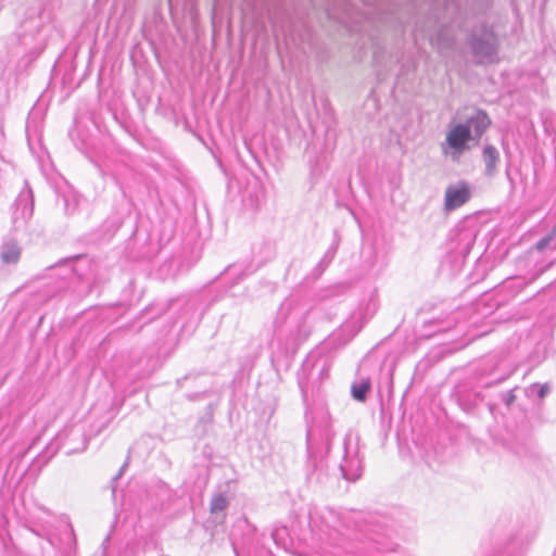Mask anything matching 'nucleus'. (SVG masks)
<instances>
[{
    "mask_svg": "<svg viewBox=\"0 0 556 556\" xmlns=\"http://www.w3.org/2000/svg\"><path fill=\"white\" fill-rule=\"evenodd\" d=\"M470 197L471 190L466 181L450 185L444 194V210L452 212L469 201Z\"/></svg>",
    "mask_w": 556,
    "mask_h": 556,
    "instance_id": "6",
    "label": "nucleus"
},
{
    "mask_svg": "<svg viewBox=\"0 0 556 556\" xmlns=\"http://www.w3.org/2000/svg\"><path fill=\"white\" fill-rule=\"evenodd\" d=\"M437 7H443L446 14H454L460 10L459 0H435Z\"/></svg>",
    "mask_w": 556,
    "mask_h": 556,
    "instance_id": "14",
    "label": "nucleus"
},
{
    "mask_svg": "<svg viewBox=\"0 0 556 556\" xmlns=\"http://www.w3.org/2000/svg\"><path fill=\"white\" fill-rule=\"evenodd\" d=\"M131 555H132V551H125L119 556H131Z\"/></svg>",
    "mask_w": 556,
    "mask_h": 556,
    "instance_id": "23",
    "label": "nucleus"
},
{
    "mask_svg": "<svg viewBox=\"0 0 556 556\" xmlns=\"http://www.w3.org/2000/svg\"><path fill=\"white\" fill-rule=\"evenodd\" d=\"M309 529L327 556H386L400 545L395 523L379 514L314 508Z\"/></svg>",
    "mask_w": 556,
    "mask_h": 556,
    "instance_id": "1",
    "label": "nucleus"
},
{
    "mask_svg": "<svg viewBox=\"0 0 556 556\" xmlns=\"http://www.w3.org/2000/svg\"><path fill=\"white\" fill-rule=\"evenodd\" d=\"M311 435H312V434H311V431H308V432H307V442H308V443H309V441H311Z\"/></svg>",
    "mask_w": 556,
    "mask_h": 556,
    "instance_id": "25",
    "label": "nucleus"
},
{
    "mask_svg": "<svg viewBox=\"0 0 556 556\" xmlns=\"http://www.w3.org/2000/svg\"><path fill=\"white\" fill-rule=\"evenodd\" d=\"M452 45H453V39H446V41H445V46H446V47H450V46H452Z\"/></svg>",
    "mask_w": 556,
    "mask_h": 556,
    "instance_id": "24",
    "label": "nucleus"
},
{
    "mask_svg": "<svg viewBox=\"0 0 556 556\" xmlns=\"http://www.w3.org/2000/svg\"><path fill=\"white\" fill-rule=\"evenodd\" d=\"M532 388H536L538 389V396L540 399H543L547 395V393L549 392V388L547 384H539V383H535L532 386Z\"/></svg>",
    "mask_w": 556,
    "mask_h": 556,
    "instance_id": "16",
    "label": "nucleus"
},
{
    "mask_svg": "<svg viewBox=\"0 0 556 556\" xmlns=\"http://www.w3.org/2000/svg\"><path fill=\"white\" fill-rule=\"evenodd\" d=\"M291 303L289 301H285L281 306H280V311L283 312L285 309H289Z\"/></svg>",
    "mask_w": 556,
    "mask_h": 556,
    "instance_id": "21",
    "label": "nucleus"
},
{
    "mask_svg": "<svg viewBox=\"0 0 556 556\" xmlns=\"http://www.w3.org/2000/svg\"><path fill=\"white\" fill-rule=\"evenodd\" d=\"M65 201V211L67 214H72L74 213L75 208H76V204H74L72 207H70V202L67 199L64 200Z\"/></svg>",
    "mask_w": 556,
    "mask_h": 556,
    "instance_id": "19",
    "label": "nucleus"
},
{
    "mask_svg": "<svg viewBox=\"0 0 556 556\" xmlns=\"http://www.w3.org/2000/svg\"><path fill=\"white\" fill-rule=\"evenodd\" d=\"M548 241H549V238L548 237H545V238H542L539 242H538V249L539 250H543L547 244H548Z\"/></svg>",
    "mask_w": 556,
    "mask_h": 556,
    "instance_id": "18",
    "label": "nucleus"
},
{
    "mask_svg": "<svg viewBox=\"0 0 556 556\" xmlns=\"http://www.w3.org/2000/svg\"><path fill=\"white\" fill-rule=\"evenodd\" d=\"M312 324L308 319V312L302 313L290 330V338L287 339L286 348H298L311 334Z\"/></svg>",
    "mask_w": 556,
    "mask_h": 556,
    "instance_id": "8",
    "label": "nucleus"
},
{
    "mask_svg": "<svg viewBox=\"0 0 556 556\" xmlns=\"http://www.w3.org/2000/svg\"><path fill=\"white\" fill-rule=\"evenodd\" d=\"M482 157L485 164L484 173L486 176L492 177L497 169V163L500 161L497 149L491 144H486L483 148Z\"/></svg>",
    "mask_w": 556,
    "mask_h": 556,
    "instance_id": "9",
    "label": "nucleus"
},
{
    "mask_svg": "<svg viewBox=\"0 0 556 556\" xmlns=\"http://www.w3.org/2000/svg\"><path fill=\"white\" fill-rule=\"evenodd\" d=\"M270 536L276 545L285 547L287 544L286 538L288 536V530L286 527L275 528L271 531Z\"/></svg>",
    "mask_w": 556,
    "mask_h": 556,
    "instance_id": "13",
    "label": "nucleus"
},
{
    "mask_svg": "<svg viewBox=\"0 0 556 556\" xmlns=\"http://www.w3.org/2000/svg\"><path fill=\"white\" fill-rule=\"evenodd\" d=\"M467 46L477 64L497 61L500 40L493 27L486 23H481L469 31Z\"/></svg>",
    "mask_w": 556,
    "mask_h": 556,
    "instance_id": "3",
    "label": "nucleus"
},
{
    "mask_svg": "<svg viewBox=\"0 0 556 556\" xmlns=\"http://www.w3.org/2000/svg\"><path fill=\"white\" fill-rule=\"evenodd\" d=\"M342 477L349 481H356L363 472L362 457L359 456L358 438L349 432L343 440V456L339 465Z\"/></svg>",
    "mask_w": 556,
    "mask_h": 556,
    "instance_id": "5",
    "label": "nucleus"
},
{
    "mask_svg": "<svg viewBox=\"0 0 556 556\" xmlns=\"http://www.w3.org/2000/svg\"><path fill=\"white\" fill-rule=\"evenodd\" d=\"M490 125L491 119L484 111L472 110L463 122L450 125L445 140L441 143L442 153L454 162L459 161L470 149V143H479Z\"/></svg>",
    "mask_w": 556,
    "mask_h": 556,
    "instance_id": "2",
    "label": "nucleus"
},
{
    "mask_svg": "<svg viewBox=\"0 0 556 556\" xmlns=\"http://www.w3.org/2000/svg\"><path fill=\"white\" fill-rule=\"evenodd\" d=\"M70 433H71V434H76V431L72 429V430L70 431Z\"/></svg>",
    "mask_w": 556,
    "mask_h": 556,
    "instance_id": "27",
    "label": "nucleus"
},
{
    "mask_svg": "<svg viewBox=\"0 0 556 556\" xmlns=\"http://www.w3.org/2000/svg\"><path fill=\"white\" fill-rule=\"evenodd\" d=\"M275 337H276V339L278 340V342H281V341H282V333H281V330H276V331H275Z\"/></svg>",
    "mask_w": 556,
    "mask_h": 556,
    "instance_id": "22",
    "label": "nucleus"
},
{
    "mask_svg": "<svg viewBox=\"0 0 556 556\" xmlns=\"http://www.w3.org/2000/svg\"><path fill=\"white\" fill-rule=\"evenodd\" d=\"M370 390V381L369 379H361L356 381L351 387V393L354 400L358 402H364L366 400L367 393Z\"/></svg>",
    "mask_w": 556,
    "mask_h": 556,
    "instance_id": "11",
    "label": "nucleus"
},
{
    "mask_svg": "<svg viewBox=\"0 0 556 556\" xmlns=\"http://www.w3.org/2000/svg\"><path fill=\"white\" fill-rule=\"evenodd\" d=\"M330 364L326 356L309 353L298 371V384L304 397L328 377Z\"/></svg>",
    "mask_w": 556,
    "mask_h": 556,
    "instance_id": "4",
    "label": "nucleus"
},
{
    "mask_svg": "<svg viewBox=\"0 0 556 556\" xmlns=\"http://www.w3.org/2000/svg\"><path fill=\"white\" fill-rule=\"evenodd\" d=\"M34 213L33 192L29 188L21 191L13 212V224L15 228L24 226Z\"/></svg>",
    "mask_w": 556,
    "mask_h": 556,
    "instance_id": "7",
    "label": "nucleus"
},
{
    "mask_svg": "<svg viewBox=\"0 0 556 556\" xmlns=\"http://www.w3.org/2000/svg\"><path fill=\"white\" fill-rule=\"evenodd\" d=\"M486 556H509V552L503 549H495Z\"/></svg>",
    "mask_w": 556,
    "mask_h": 556,
    "instance_id": "17",
    "label": "nucleus"
},
{
    "mask_svg": "<svg viewBox=\"0 0 556 556\" xmlns=\"http://www.w3.org/2000/svg\"><path fill=\"white\" fill-rule=\"evenodd\" d=\"M333 255H334V251H330L329 250V251L326 252L323 261H325L326 258H329L328 262H330L332 260Z\"/></svg>",
    "mask_w": 556,
    "mask_h": 556,
    "instance_id": "20",
    "label": "nucleus"
},
{
    "mask_svg": "<svg viewBox=\"0 0 556 556\" xmlns=\"http://www.w3.org/2000/svg\"><path fill=\"white\" fill-rule=\"evenodd\" d=\"M229 505V500L226 493L219 492L215 494L210 503V511L212 514H218L224 511Z\"/></svg>",
    "mask_w": 556,
    "mask_h": 556,
    "instance_id": "12",
    "label": "nucleus"
},
{
    "mask_svg": "<svg viewBox=\"0 0 556 556\" xmlns=\"http://www.w3.org/2000/svg\"><path fill=\"white\" fill-rule=\"evenodd\" d=\"M124 467L121 469V471L118 472V475L115 477V479H117L119 476H122V471H123Z\"/></svg>",
    "mask_w": 556,
    "mask_h": 556,
    "instance_id": "26",
    "label": "nucleus"
},
{
    "mask_svg": "<svg viewBox=\"0 0 556 556\" xmlns=\"http://www.w3.org/2000/svg\"><path fill=\"white\" fill-rule=\"evenodd\" d=\"M501 399H502V402L507 406V407H510L511 404L515 402L516 400V395L514 393V389L513 390H509V391H506V392H503L501 394Z\"/></svg>",
    "mask_w": 556,
    "mask_h": 556,
    "instance_id": "15",
    "label": "nucleus"
},
{
    "mask_svg": "<svg viewBox=\"0 0 556 556\" xmlns=\"http://www.w3.org/2000/svg\"><path fill=\"white\" fill-rule=\"evenodd\" d=\"M20 257L21 249L15 241H8L2 244L0 258L3 264H16Z\"/></svg>",
    "mask_w": 556,
    "mask_h": 556,
    "instance_id": "10",
    "label": "nucleus"
}]
</instances>
